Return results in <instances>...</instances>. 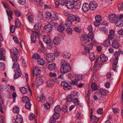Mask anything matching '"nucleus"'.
<instances>
[{
  "mask_svg": "<svg viewBox=\"0 0 123 123\" xmlns=\"http://www.w3.org/2000/svg\"><path fill=\"white\" fill-rule=\"evenodd\" d=\"M22 101L23 102L25 103V108L27 109H30L32 104L30 102L29 98L26 97H24L22 99Z\"/></svg>",
  "mask_w": 123,
  "mask_h": 123,
  "instance_id": "f257e3e1",
  "label": "nucleus"
},
{
  "mask_svg": "<svg viewBox=\"0 0 123 123\" xmlns=\"http://www.w3.org/2000/svg\"><path fill=\"white\" fill-rule=\"evenodd\" d=\"M71 70V66L69 64H68L65 66H61L60 68V71L62 73L65 74L70 71Z\"/></svg>",
  "mask_w": 123,
  "mask_h": 123,
  "instance_id": "f03ea898",
  "label": "nucleus"
},
{
  "mask_svg": "<svg viewBox=\"0 0 123 123\" xmlns=\"http://www.w3.org/2000/svg\"><path fill=\"white\" fill-rule=\"evenodd\" d=\"M123 17V15L121 14L119 17V19L117 20L116 22V26L119 27L122 26L123 25V21L121 19Z\"/></svg>",
  "mask_w": 123,
  "mask_h": 123,
  "instance_id": "7ed1b4c3",
  "label": "nucleus"
},
{
  "mask_svg": "<svg viewBox=\"0 0 123 123\" xmlns=\"http://www.w3.org/2000/svg\"><path fill=\"white\" fill-rule=\"evenodd\" d=\"M55 57V55L53 54L50 53L47 54L46 58L48 62H52L54 61Z\"/></svg>",
  "mask_w": 123,
  "mask_h": 123,
  "instance_id": "20e7f679",
  "label": "nucleus"
},
{
  "mask_svg": "<svg viewBox=\"0 0 123 123\" xmlns=\"http://www.w3.org/2000/svg\"><path fill=\"white\" fill-rule=\"evenodd\" d=\"M41 73V71L40 67H36L33 70V76H37L40 75Z\"/></svg>",
  "mask_w": 123,
  "mask_h": 123,
  "instance_id": "39448f33",
  "label": "nucleus"
},
{
  "mask_svg": "<svg viewBox=\"0 0 123 123\" xmlns=\"http://www.w3.org/2000/svg\"><path fill=\"white\" fill-rule=\"evenodd\" d=\"M97 6V5L95 1H92L90 3L89 7L91 10H94L96 9Z\"/></svg>",
  "mask_w": 123,
  "mask_h": 123,
  "instance_id": "423d86ee",
  "label": "nucleus"
},
{
  "mask_svg": "<svg viewBox=\"0 0 123 123\" xmlns=\"http://www.w3.org/2000/svg\"><path fill=\"white\" fill-rule=\"evenodd\" d=\"M117 18V17L114 14L111 15L108 17L109 20L112 23H115Z\"/></svg>",
  "mask_w": 123,
  "mask_h": 123,
  "instance_id": "0eeeda50",
  "label": "nucleus"
},
{
  "mask_svg": "<svg viewBox=\"0 0 123 123\" xmlns=\"http://www.w3.org/2000/svg\"><path fill=\"white\" fill-rule=\"evenodd\" d=\"M52 25L50 24H48L44 26L45 31L46 32H49L52 30Z\"/></svg>",
  "mask_w": 123,
  "mask_h": 123,
  "instance_id": "6e6552de",
  "label": "nucleus"
},
{
  "mask_svg": "<svg viewBox=\"0 0 123 123\" xmlns=\"http://www.w3.org/2000/svg\"><path fill=\"white\" fill-rule=\"evenodd\" d=\"M98 57L96 59V60L95 62V64L94 65V67L95 68H96L98 65L99 67H101L103 65V62L99 61L98 62L99 60V56H97Z\"/></svg>",
  "mask_w": 123,
  "mask_h": 123,
  "instance_id": "1a4fd4ad",
  "label": "nucleus"
},
{
  "mask_svg": "<svg viewBox=\"0 0 123 123\" xmlns=\"http://www.w3.org/2000/svg\"><path fill=\"white\" fill-rule=\"evenodd\" d=\"M15 122L17 123H21L23 122V117L22 116L19 114L16 116Z\"/></svg>",
  "mask_w": 123,
  "mask_h": 123,
  "instance_id": "9d476101",
  "label": "nucleus"
},
{
  "mask_svg": "<svg viewBox=\"0 0 123 123\" xmlns=\"http://www.w3.org/2000/svg\"><path fill=\"white\" fill-rule=\"evenodd\" d=\"M120 44L119 43L116 41H113L111 44V46L113 48L116 49H118L119 47Z\"/></svg>",
  "mask_w": 123,
  "mask_h": 123,
  "instance_id": "9b49d317",
  "label": "nucleus"
},
{
  "mask_svg": "<svg viewBox=\"0 0 123 123\" xmlns=\"http://www.w3.org/2000/svg\"><path fill=\"white\" fill-rule=\"evenodd\" d=\"M75 96L74 94L72 95L71 94L68 95L67 98V101L68 102H70L73 101L74 99H75Z\"/></svg>",
  "mask_w": 123,
  "mask_h": 123,
  "instance_id": "f8f14e48",
  "label": "nucleus"
},
{
  "mask_svg": "<svg viewBox=\"0 0 123 123\" xmlns=\"http://www.w3.org/2000/svg\"><path fill=\"white\" fill-rule=\"evenodd\" d=\"M90 8L89 5L87 3L83 4L82 6V10L84 12L88 11Z\"/></svg>",
  "mask_w": 123,
  "mask_h": 123,
  "instance_id": "ddd939ff",
  "label": "nucleus"
},
{
  "mask_svg": "<svg viewBox=\"0 0 123 123\" xmlns=\"http://www.w3.org/2000/svg\"><path fill=\"white\" fill-rule=\"evenodd\" d=\"M35 82L38 86H40L43 83V80L40 77H38L36 79Z\"/></svg>",
  "mask_w": 123,
  "mask_h": 123,
  "instance_id": "4468645a",
  "label": "nucleus"
},
{
  "mask_svg": "<svg viewBox=\"0 0 123 123\" xmlns=\"http://www.w3.org/2000/svg\"><path fill=\"white\" fill-rule=\"evenodd\" d=\"M41 24L40 22H37L34 25V29L35 30L39 31L41 29Z\"/></svg>",
  "mask_w": 123,
  "mask_h": 123,
  "instance_id": "2eb2a0df",
  "label": "nucleus"
},
{
  "mask_svg": "<svg viewBox=\"0 0 123 123\" xmlns=\"http://www.w3.org/2000/svg\"><path fill=\"white\" fill-rule=\"evenodd\" d=\"M66 6L68 8L72 9L74 7V4L73 2L68 1L66 3Z\"/></svg>",
  "mask_w": 123,
  "mask_h": 123,
  "instance_id": "dca6fc26",
  "label": "nucleus"
},
{
  "mask_svg": "<svg viewBox=\"0 0 123 123\" xmlns=\"http://www.w3.org/2000/svg\"><path fill=\"white\" fill-rule=\"evenodd\" d=\"M5 53V50L0 48V60H4L5 57L3 55Z\"/></svg>",
  "mask_w": 123,
  "mask_h": 123,
  "instance_id": "f3484780",
  "label": "nucleus"
},
{
  "mask_svg": "<svg viewBox=\"0 0 123 123\" xmlns=\"http://www.w3.org/2000/svg\"><path fill=\"white\" fill-rule=\"evenodd\" d=\"M43 41L45 43H49L50 42V36L48 35L44 36L43 37Z\"/></svg>",
  "mask_w": 123,
  "mask_h": 123,
  "instance_id": "a211bd4d",
  "label": "nucleus"
},
{
  "mask_svg": "<svg viewBox=\"0 0 123 123\" xmlns=\"http://www.w3.org/2000/svg\"><path fill=\"white\" fill-rule=\"evenodd\" d=\"M111 43L110 40L107 39L104 41L103 43V45L106 47H108L111 45Z\"/></svg>",
  "mask_w": 123,
  "mask_h": 123,
  "instance_id": "6ab92c4d",
  "label": "nucleus"
},
{
  "mask_svg": "<svg viewBox=\"0 0 123 123\" xmlns=\"http://www.w3.org/2000/svg\"><path fill=\"white\" fill-rule=\"evenodd\" d=\"M61 41V39L58 37H55L54 38L53 40L54 43L56 45H59Z\"/></svg>",
  "mask_w": 123,
  "mask_h": 123,
  "instance_id": "aec40b11",
  "label": "nucleus"
},
{
  "mask_svg": "<svg viewBox=\"0 0 123 123\" xmlns=\"http://www.w3.org/2000/svg\"><path fill=\"white\" fill-rule=\"evenodd\" d=\"M12 67L14 69V71H15V70L18 71L19 69V64L16 62H15L13 64Z\"/></svg>",
  "mask_w": 123,
  "mask_h": 123,
  "instance_id": "412c9836",
  "label": "nucleus"
},
{
  "mask_svg": "<svg viewBox=\"0 0 123 123\" xmlns=\"http://www.w3.org/2000/svg\"><path fill=\"white\" fill-rule=\"evenodd\" d=\"M100 61L102 62H105L108 60L107 57L102 54L100 55Z\"/></svg>",
  "mask_w": 123,
  "mask_h": 123,
  "instance_id": "4be33fe9",
  "label": "nucleus"
},
{
  "mask_svg": "<svg viewBox=\"0 0 123 123\" xmlns=\"http://www.w3.org/2000/svg\"><path fill=\"white\" fill-rule=\"evenodd\" d=\"M85 94H86V99L87 101V102L88 103H90V96L89 95L90 94V92L89 90L87 91H86L85 92Z\"/></svg>",
  "mask_w": 123,
  "mask_h": 123,
  "instance_id": "5701e85b",
  "label": "nucleus"
},
{
  "mask_svg": "<svg viewBox=\"0 0 123 123\" xmlns=\"http://www.w3.org/2000/svg\"><path fill=\"white\" fill-rule=\"evenodd\" d=\"M56 67V65L54 63L50 64L48 66L49 69L51 71L55 69Z\"/></svg>",
  "mask_w": 123,
  "mask_h": 123,
  "instance_id": "b1692460",
  "label": "nucleus"
},
{
  "mask_svg": "<svg viewBox=\"0 0 123 123\" xmlns=\"http://www.w3.org/2000/svg\"><path fill=\"white\" fill-rule=\"evenodd\" d=\"M83 37V42L85 43H89V38L87 35H85L82 37Z\"/></svg>",
  "mask_w": 123,
  "mask_h": 123,
  "instance_id": "393cba45",
  "label": "nucleus"
},
{
  "mask_svg": "<svg viewBox=\"0 0 123 123\" xmlns=\"http://www.w3.org/2000/svg\"><path fill=\"white\" fill-rule=\"evenodd\" d=\"M45 97L43 95H39L38 96L37 99L39 102H44L45 100Z\"/></svg>",
  "mask_w": 123,
  "mask_h": 123,
  "instance_id": "a878e982",
  "label": "nucleus"
},
{
  "mask_svg": "<svg viewBox=\"0 0 123 123\" xmlns=\"http://www.w3.org/2000/svg\"><path fill=\"white\" fill-rule=\"evenodd\" d=\"M10 52L13 54V55H16L18 53V51L16 48H12L10 50Z\"/></svg>",
  "mask_w": 123,
  "mask_h": 123,
  "instance_id": "bb28decb",
  "label": "nucleus"
},
{
  "mask_svg": "<svg viewBox=\"0 0 123 123\" xmlns=\"http://www.w3.org/2000/svg\"><path fill=\"white\" fill-rule=\"evenodd\" d=\"M39 43L41 46V47L39 49L38 51L40 52H43L45 50V47L42 42L39 41Z\"/></svg>",
  "mask_w": 123,
  "mask_h": 123,
  "instance_id": "cd10ccee",
  "label": "nucleus"
},
{
  "mask_svg": "<svg viewBox=\"0 0 123 123\" xmlns=\"http://www.w3.org/2000/svg\"><path fill=\"white\" fill-rule=\"evenodd\" d=\"M53 79L49 80L47 81V85L49 87H52L53 86Z\"/></svg>",
  "mask_w": 123,
  "mask_h": 123,
  "instance_id": "c85d7f7f",
  "label": "nucleus"
},
{
  "mask_svg": "<svg viewBox=\"0 0 123 123\" xmlns=\"http://www.w3.org/2000/svg\"><path fill=\"white\" fill-rule=\"evenodd\" d=\"M75 15L72 14H70L68 15V20L73 22L75 20Z\"/></svg>",
  "mask_w": 123,
  "mask_h": 123,
  "instance_id": "c756f323",
  "label": "nucleus"
},
{
  "mask_svg": "<svg viewBox=\"0 0 123 123\" xmlns=\"http://www.w3.org/2000/svg\"><path fill=\"white\" fill-rule=\"evenodd\" d=\"M32 34L31 36L36 37H38L40 34L39 31H32Z\"/></svg>",
  "mask_w": 123,
  "mask_h": 123,
  "instance_id": "7c9ffc66",
  "label": "nucleus"
},
{
  "mask_svg": "<svg viewBox=\"0 0 123 123\" xmlns=\"http://www.w3.org/2000/svg\"><path fill=\"white\" fill-rule=\"evenodd\" d=\"M21 22L18 19H17L15 21V26L16 28L20 27L21 25Z\"/></svg>",
  "mask_w": 123,
  "mask_h": 123,
  "instance_id": "2f4dec72",
  "label": "nucleus"
},
{
  "mask_svg": "<svg viewBox=\"0 0 123 123\" xmlns=\"http://www.w3.org/2000/svg\"><path fill=\"white\" fill-rule=\"evenodd\" d=\"M72 22L71 21L68 20V19L66 21L65 23V25L66 27L71 26L72 25Z\"/></svg>",
  "mask_w": 123,
  "mask_h": 123,
  "instance_id": "473e14b6",
  "label": "nucleus"
},
{
  "mask_svg": "<svg viewBox=\"0 0 123 123\" xmlns=\"http://www.w3.org/2000/svg\"><path fill=\"white\" fill-rule=\"evenodd\" d=\"M63 56L64 58L65 59H68L70 57V54L69 53L65 52L63 53Z\"/></svg>",
  "mask_w": 123,
  "mask_h": 123,
  "instance_id": "72a5a7b5",
  "label": "nucleus"
},
{
  "mask_svg": "<svg viewBox=\"0 0 123 123\" xmlns=\"http://www.w3.org/2000/svg\"><path fill=\"white\" fill-rule=\"evenodd\" d=\"M83 78V75L80 74H78L76 75L75 78V80H77L79 81L80 80H82Z\"/></svg>",
  "mask_w": 123,
  "mask_h": 123,
  "instance_id": "f704fd0d",
  "label": "nucleus"
},
{
  "mask_svg": "<svg viewBox=\"0 0 123 123\" xmlns=\"http://www.w3.org/2000/svg\"><path fill=\"white\" fill-rule=\"evenodd\" d=\"M64 27L62 25H60L58 26L57 28V30L58 31L60 32H62L64 30Z\"/></svg>",
  "mask_w": 123,
  "mask_h": 123,
  "instance_id": "c9c22d12",
  "label": "nucleus"
},
{
  "mask_svg": "<svg viewBox=\"0 0 123 123\" xmlns=\"http://www.w3.org/2000/svg\"><path fill=\"white\" fill-rule=\"evenodd\" d=\"M21 75V73L19 72H16L14 74V79H16L19 77H20Z\"/></svg>",
  "mask_w": 123,
  "mask_h": 123,
  "instance_id": "e433bc0d",
  "label": "nucleus"
},
{
  "mask_svg": "<svg viewBox=\"0 0 123 123\" xmlns=\"http://www.w3.org/2000/svg\"><path fill=\"white\" fill-rule=\"evenodd\" d=\"M38 64L40 65H43L45 63V62L43 59L40 58L37 60Z\"/></svg>",
  "mask_w": 123,
  "mask_h": 123,
  "instance_id": "4c0bfd02",
  "label": "nucleus"
},
{
  "mask_svg": "<svg viewBox=\"0 0 123 123\" xmlns=\"http://www.w3.org/2000/svg\"><path fill=\"white\" fill-rule=\"evenodd\" d=\"M100 30L103 32L105 34H107L108 33V29L105 27L100 28Z\"/></svg>",
  "mask_w": 123,
  "mask_h": 123,
  "instance_id": "58836bf2",
  "label": "nucleus"
},
{
  "mask_svg": "<svg viewBox=\"0 0 123 123\" xmlns=\"http://www.w3.org/2000/svg\"><path fill=\"white\" fill-rule=\"evenodd\" d=\"M19 111V107L18 106H15L13 108V112L15 113H18Z\"/></svg>",
  "mask_w": 123,
  "mask_h": 123,
  "instance_id": "ea45409f",
  "label": "nucleus"
},
{
  "mask_svg": "<svg viewBox=\"0 0 123 123\" xmlns=\"http://www.w3.org/2000/svg\"><path fill=\"white\" fill-rule=\"evenodd\" d=\"M90 59L92 61H93L95 59V55L93 52H91L89 55Z\"/></svg>",
  "mask_w": 123,
  "mask_h": 123,
  "instance_id": "a19ab883",
  "label": "nucleus"
},
{
  "mask_svg": "<svg viewBox=\"0 0 123 123\" xmlns=\"http://www.w3.org/2000/svg\"><path fill=\"white\" fill-rule=\"evenodd\" d=\"M20 90L21 92L23 94L26 93L28 91V89L24 87L20 88Z\"/></svg>",
  "mask_w": 123,
  "mask_h": 123,
  "instance_id": "79ce46f5",
  "label": "nucleus"
},
{
  "mask_svg": "<svg viewBox=\"0 0 123 123\" xmlns=\"http://www.w3.org/2000/svg\"><path fill=\"white\" fill-rule=\"evenodd\" d=\"M61 109L60 106L59 105L56 106L55 107L54 109V112H55L59 113V111H60Z\"/></svg>",
  "mask_w": 123,
  "mask_h": 123,
  "instance_id": "37998d69",
  "label": "nucleus"
},
{
  "mask_svg": "<svg viewBox=\"0 0 123 123\" xmlns=\"http://www.w3.org/2000/svg\"><path fill=\"white\" fill-rule=\"evenodd\" d=\"M60 115L59 113L58 112H55L53 115V118H54L55 120L58 119L60 117Z\"/></svg>",
  "mask_w": 123,
  "mask_h": 123,
  "instance_id": "c03bdc74",
  "label": "nucleus"
},
{
  "mask_svg": "<svg viewBox=\"0 0 123 123\" xmlns=\"http://www.w3.org/2000/svg\"><path fill=\"white\" fill-rule=\"evenodd\" d=\"M91 87L92 89L93 90H96L98 88L96 84L94 83H92L91 85Z\"/></svg>",
  "mask_w": 123,
  "mask_h": 123,
  "instance_id": "a18cd8bd",
  "label": "nucleus"
},
{
  "mask_svg": "<svg viewBox=\"0 0 123 123\" xmlns=\"http://www.w3.org/2000/svg\"><path fill=\"white\" fill-rule=\"evenodd\" d=\"M43 14L42 12L40 11H39L37 16L39 19H42L43 18Z\"/></svg>",
  "mask_w": 123,
  "mask_h": 123,
  "instance_id": "49530a36",
  "label": "nucleus"
},
{
  "mask_svg": "<svg viewBox=\"0 0 123 123\" xmlns=\"http://www.w3.org/2000/svg\"><path fill=\"white\" fill-rule=\"evenodd\" d=\"M95 19L96 21L97 22H100L101 21V17L100 15H97L95 17Z\"/></svg>",
  "mask_w": 123,
  "mask_h": 123,
  "instance_id": "de8ad7c7",
  "label": "nucleus"
},
{
  "mask_svg": "<svg viewBox=\"0 0 123 123\" xmlns=\"http://www.w3.org/2000/svg\"><path fill=\"white\" fill-rule=\"evenodd\" d=\"M40 57V55L39 54L35 53L32 56V57L33 58L37 59V60L38 59H39Z\"/></svg>",
  "mask_w": 123,
  "mask_h": 123,
  "instance_id": "09e8293b",
  "label": "nucleus"
},
{
  "mask_svg": "<svg viewBox=\"0 0 123 123\" xmlns=\"http://www.w3.org/2000/svg\"><path fill=\"white\" fill-rule=\"evenodd\" d=\"M22 65L24 67H26L27 65V64L28 63V61L27 60H25L24 59H22Z\"/></svg>",
  "mask_w": 123,
  "mask_h": 123,
  "instance_id": "8fccbe9b",
  "label": "nucleus"
},
{
  "mask_svg": "<svg viewBox=\"0 0 123 123\" xmlns=\"http://www.w3.org/2000/svg\"><path fill=\"white\" fill-rule=\"evenodd\" d=\"M68 110V107L67 105L63 106L61 110L62 111L64 112H67Z\"/></svg>",
  "mask_w": 123,
  "mask_h": 123,
  "instance_id": "3c124183",
  "label": "nucleus"
},
{
  "mask_svg": "<svg viewBox=\"0 0 123 123\" xmlns=\"http://www.w3.org/2000/svg\"><path fill=\"white\" fill-rule=\"evenodd\" d=\"M14 12L16 16L17 17H19L21 15L20 12L17 10H14Z\"/></svg>",
  "mask_w": 123,
  "mask_h": 123,
  "instance_id": "603ef678",
  "label": "nucleus"
},
{
  "mask_svg": "<svg viewBox=\"0 0 123 123\" xmlns=\"http://www.w3.org/2000/svg\"><path fill=\"white\" fill-rule=\"evenodd\" d=\"M5 68V64L2 62H0V70H4Z\"/></svg>",
  "mask_w": 123,
  "mask_h": 123,
  "instance_id": "864d4df0",
  "label": "nucleus"
},
{
  "mask_svg": "<svg viewBox=\"0 0 123 123\" xmlns=\"http://www.w3.org/2000/svg\"><path fill=\"white\" fill-rule=\"evenodd\" d=\"M118 7L120 10H123V3H120L118 5Z\"/></svg>",
  "mask_w": 123,
  "mask_h": 123,
  "instance_id": "5fc2aeb1",
  "label": "nucleus"
},
{
  "mask_svg": "<svg viewBox=\"0 0 123 123\" xmlns=\"http://www.w3.org/2000/svg\"><path fill=\"white\" fill-rule=\"evenodd\" d=\"M65 86L63 87V88L64 89L66 90H68L72 88L71 86H69L68 84H65Z\"/></svg>",
  "mask_w": 123,
  "mask_h": 123,
  "instance_id": "6e6d98bb",
  "label": "nucleus"
},
{
  "mask_svg": "<svg viewBox=\"0 0 123 123\" xmlns=\"http://www.w3.org/2000/svg\"><path fill=\"white\" fill-rule=\"evenodd\" d=\"M118 60V58H115L113 60V64L114 66H117Z\"/></svg>",
  "mask_w": 123,
  "mask_h": 123,
  "instance_id": "4d7b16f0",
  "label": "nucleus"
},
{
  "mask_svg": "<svg viewBox=\"0 0 123 123\" xmlns=\"http://www.w3.org/2000/svg\"><path fill=\"white\" fill-rule=\"evenodd\" d=\"M61 66H65L66 65H68V64H69L67 63V62L65 60H62L61 61Z\"/></svg>",
  "mask_w": 123,
  "mask_h": 123,
  "instance_id": "13d9d810",
  "label": "nucleus"
},
{
  "mask_svg": "<svg viewBox=\"0 0 123 123\" xmlns=\"http://www.w3.org/2000/svg\"><path fill=\"white\" fill-rule=\"evenodd\" d=\"M87 36L89 38H90L91 40L94 37L93 33L92 32H90L89 33Z\"/></svg>",
  "mask_w": 123,
  "mask_h": 123,
  "instance_id": "bf43d9fd",
  "label": "nucleus"
},
{
  "mask_svg": "<svg viewBox=\"0 0 123 123\" xmlns=\"http://www.w3.org/2000/svg\"><path fill=\"white\" fill-rule=\"evenodd\" d=\"M15 27L14 25H11L10 27V31L12 33H13L15 30Z\"/></svg>",
  "mask_w": 123,
  "mask_h": 123,
  "instance_id": "052dcab7",
  "label": "nucleus"
},
{
  "mask_svg": "<svg viewBox=\"0 0 123 123\" xmlns=\"http://www.w3.org/2000/svg\"><path fill=\"white\" fill-rule=\"evenodd\" d=\"M51 18L53 20H56L57 19L58 16L55 14H54L53 16L52 15Z\"/></svg>",
  "mask_w": 123,
  "mask_h": 123,
  "instance_id": "680f3d73",
  "label": "nucleus"
},
{
  "mask_svg": "<svg viewBox=\"0 0 123 123\" xmlns=\"http://www.w3.org/2000/svg\"><path fill=\"white\" fill-rule=\"evenodd\" d=\"M47 43V48L49 49H51L52 48V43L50 42L49 43Z\"/></svg>",
  "mask_w": 123,
  "mask_h": 123,
  "instance_id": "e2e57ef3",
  "label": "nucleus"
},
{
  "mask_svg": "<svg viewBox=\"0 0 123 123\" xmlns=\"http://www.w3.org/2000/svg\"><path fill=\"white\" fill-rule=\"evenodd\" d=\"M107 91L104 90H101L100 92L101 93V94L102 95H105L106 96V94Z\"/></svg>",
  "mask_w": 123,
  "mask_h": 123,
  "instance_id": "0e129e2a",
  "label": "nucleus"
},
{
  "mask_svg": "<svg viewBox=\"0 0 123 123\" xmlns=\"http://www.w3.org/2000/svg\"><path fill=\"white\" fill-rule=\"evenodd\" d=\"M50 104L48 103H47L45 104L44 105V108L46 109H49L50 108Z\"/></svg>",
  "mask_w": 123,
  "mask_h": 123,
  "instance_id": "69168bd1",
  "label": "nucleus"
},
{
  "mask_svg": "<svg viewBox=\"0 0 123 123\" xmlns=\"http://www.w3.org/2000/svg\"><path fill=\"white\" fill-rule=\"evenodd\" d=\"M74 103L77 105H78L80 104L79 101H78L77 97H75V98L74 99Z\"/></svg>",
  "mask_w": 123,
  "mask_h": 123,
  "instance_id": "338daca9",
  "label": "nucleus"
},
{
  "mask_svg": "<svg viewBox=\"0 0 123 123\" xmlns=\"http://www.w3.org/2000/svg\"><path fill=\"white\" fill-rule=\"evenodd\" d=\"M78 81L77 80H75H75H72V82L71 83V84H72L73 85H77L78 84Z\"/></svg>",
  "mask_w": 123,
  "mask_h": 123,
  "instance_id": "774afa93",
  "label": "nucleus"
}]
</instances>
